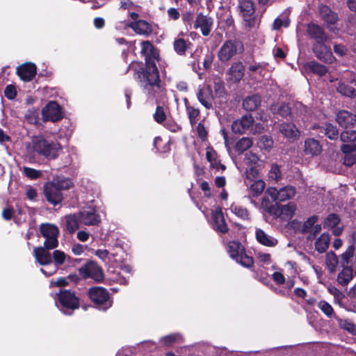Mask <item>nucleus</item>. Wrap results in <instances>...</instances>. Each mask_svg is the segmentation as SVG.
<instances>
[{
    "mask_svg": "<svg viewBox=\"0 0 356 356\" xmlns=\"http://www.w3.org/2000/svg\"><path fill=\"white\" fill-rule=\"evenodd\" d=\"M282 165L277 163H272L268 178H282Z\"/></svg>",
    "mask_w": 356,
    "mask_h": 356,
    "instance_id": "nucleus-56",
    "label": "nucleus"
},
{
    "mask_svg": "<svg viewBox=\"0 0 356 356\" xmlns=\"http://www.w3.org/2000/svg\"><path fill=\"white\" fill-rule=\"evenodd\" d=\"M42 235L46 238L44 245L47 250L56 248L58 245V236L59 231L56 225L42 224L40 226Z\"/></svg>",
    "mask_w": 356,
    "mask_h": 356,
    "instance_id": "nucleus-8",
    "label": "nucleus"
},
{
    "mask_svg": "<svg viewBox=\"0 0 356 356\" xmlns=\"http://www.w3.org/2000/svg\"><path fill=\"white\" fill-rule=\"evenodd\" d=\"M270 111L273 114H277L282 118H288L291 115V108L289 104L282 102L273 104L270 106Z\"/></svg>",
    "mask_w": 356,
    "mask_h": 356,
    "instance_id": "nucleus-35",
    "label": "nucleus"
},
{
    "mask_svg": "<svg viewBox=\"0 0 356 356\" xmlns=\"http://www.w3.org/2000/svg\"><path fill=\"white\" fill-rule=\"evenodd\" d=\"M336 121L346 129L356 127V115L346 110H341L337 113Z\"/></svg>",
    "mask_w": 356,
    "mask_h": 356,
    "instance_id": "nucleus-16",
    "label": "nucleus"
},
{
    "mask_svg": "<svg viewBox=\"0 0 356 356\" xmlns=\"http://www.w3.org/2000/svg\"><path fill=\"white\" fill-rule=\"evenodd\" d=\"M253 144L252 138L243 137L235 145V151L239 154L244 152L252 147Z\"/></svg>",
    "mask_w": 356,
    "mask_h": 356,
    "instance_id": "nucleus-46",
    "label": "nucleus"
},
{
    "mask_svg": "<svg viewBox=\"0 0 356 356\" xmlns=\"http://www.w3.org/2000/svg\"><path fill=\"white\" fill-rule=\"evenodd\" d=\"M307 33L310 39L314 40V43L327 42L329 39L323 28L313 22L307 24Z\"/></svg>",
    "mask_w": 356,
    "mask_h": 356,
    "instance_id": "nucleus-14",
    "label": "nucleus"
},
{
    "mask_svg": "<svg viewBox=\"0 0 356 356\" xmlns=\"http://www.w3.org/2000/svg\"><path fill=\"white\" fill-rule=\"evenodd\" d=\"M163 143V140L160 136L156 137L154 138V145L157 151L161 153L168 152L170 150V145L168 143H165L163 146L161 147Z\"/></svg>",
    "mask_w": 356,
    "mask_h": 356,
    "instance_id": "nucleus-55",
    "label": "nucleus"
},
{
    "mask_svg": "<svg viewBox=\"0 0 356 356\" xmlns=\"http://www.w3.org/2000/svg\"><path fill=\"white\" fill-rule=\"evenodd\" d=\"M321 133H323L330 140H337L339 137V130L332 124H325V127H321Z\"/></svg>",
    "mask_w": 356,
    "mask_h": 356,
    "instance_id": "nucleus-41",
    "label": "nucleus"
},
{
    "mask_svg": "<svg viewBox=\"0 0 356 356\" xmlns=\"http://www.w3.org/2000/svg\"><path fill=\"white\" fill-rule=\"evenodd\" d=\"M318 307L327 316H331L334 312L332 307L325 300L320 301Z\"/></svg>",
    "mask_w": 356,
    "mask_h": 356,
    "instance_id": "nucleus-59",
    "label": "nucleus"
},
{
    "mask_svg": "<svg viewBox=\"0 0 356 356\" xmlns=\"http://www.w3.org/2000/svg\"><path fill=\"white\" fill-rule=\"evenodd\" d=\"M305 67L311 72L318 75L319 76H325L328 72V68L325 65L321 64L316 60L307 62Z\"/></svg>",
    "mask_w": 356,
    "mask_h": 356,
    "instance_id": "nucleus-37",
    "label": "nucleus"
},
{
    "mask_svg": "<svg viewBox=\"0 0 356 356\" xmlns=\"http://www.w3.org/2000/svg\"><path fill=\"white\" fill-rule=\"evenodd\" d=\"M211 225L215 230L221 233L227 232V226L225 223L221 209L218 207L212 211Z\"/></svg>",
    "mask_w": 356,
    "mask_h": 356,
    "instance_id": "nucleus-21",
    "label": "nucleus"
},
{
    "mask_svg": "<svg viewBox=\"0 0 356 356\" xmlns=\"http://www.w3.org/2000/svg\"><path fill=\"white\" fill-rule=\"evenodd\" d=\"M240 12L245 21H249L255 12L254 4L252 1L243 0L239 2Z\"/></svg>",
    "mask_w": 356,
    "mask_h": 356,
    "instance_id": "nucleus-34",
    "label": "nucleus"
},
{
    "mask_svg": "<svg viewBox=\"0 0 356 356\" xmlns=\"http://www.w3.org/2000/svg\"><path fill=\"white\" fill-rule=\"evenodd\" d=\"M249 181L247 185L249 186L252 194L254 196L259 195L266 187L265 182L263 179H249Z\"/></svg>",
    "mask_w": 356,
    "mask_h": 356,
    "instance_id": "nucleus-39",
    "label": "nucleus"
},
{
    "mask_svg": "<svg viewBox=\"0 0 356 356\" xmlns=\"http://www.w3.org/2000/svg\"><path fill=\"white\" fill-rule=\"evenodd\" d=\"M259 170L254 165H250L246 169V178H257L259 177Z\"/></svg>",
    "mask_w": 356,
    "mask_h": 356,
    "instance_id": "nucleus-64",
    "label": "nucleus"
},
{
    "mask_svg": "<svg viewBox=\"0 0 356 356\" xmlns=\"http://www.w3.org/2000/svg\"><path fill=\"white\" fill-rule=\"evenodd\" d=\"M297 209L296 205L290 202L284 205H276L269 210V213L277 218H280L283 220L291 219Z\"/></svg>",
    "mask_w": 356,
    "mask_h": 356,
    "instance_id": "nucleus-12",
    "label": "nucleus"
},
{
    "mask_svg": "<svg viewBox=\"0 0 356 356\" xmlns=\"http://www.w3.org/2000/svg\"><path fill=\"white\" fill-rule=\"evenodd\" d=\"M353 268L348 266H343V269L337 276V282L342 286H346L353 278Z\"/></svg>",
    "mask_w": 356,
    "mask_h": 356,
    "instance_id": "nucleus-36",
    "label": "nucleus"
},
{
    "mask_svg": "<svg viewBox=\"0 0 356 356\" xmlns=\"http://www.w3.org/2000/svg\"><path fill=\"white\" fill-rule=\"evenodd\" d=\"M266 193L273 201L284 202L293 198L296 193V189L292 186H286L279 188L269 187L267 188Z\"/></svg>",
    "mask_w": 356,
    "mask_h": 356,
    "instance_id": "nucleus-11",
    "label": "nucleus"
},
{
    "mask_svg": "<svg viewBox=\"0 0 356 356\" xmlns=\"http://www.w3.org/2000/svg\"><path fill=\"white\" fill-rule=\"evenodd\" d=\"M205 119L202 120L197 125L196 131L197 137L202 141L204 142L208 138V131L204 126Z\"/></svg>",
    "mask_w": 356,
    "mask_h": 356,
    "instance_id": "nucleus-51",
    "label": "nucleus"
},
{
    "mask_svg": "<svg viewBox=\"0 0 356 356\" xmlns=\"http://www.w3.org/2000/svg\"><path fill=\"white\" fill-rule=\"evenodd\" d=\"M343 156V163L348 167L356 163V144L353 143H346L340 147Z\"/></svg>",
    "mask_w": 356,
    "mask_h": 356,
    "instance_id": "nucleus-18",
    "label": "nucleus"
},
{
    "mask_svg": "<svg viewBox=\"0 0 356 356\" xmlns=\"http://www.w3.org/2000/svg\"><path fill=\"white\" fill-rule=\"evenodd\" d=\"M72 186V179H54L44 185V195L48 202L54 205L59 204L62 199V190L69 189Z\"/></svg>",
    "mask_w": 356,
    "mask_h": 356,
    "instance_id": "nucleus-3",
    "label": "nucleus"
},
{
    "mask_svg": "<svg viewBox=\"0 0 356 356\" xmlns=\"http://www.w3.org/2000/svg\"><path fill=\"white\" fill-rule=\"evenodd\" d=\"M244 51L243 44L238 40H226L218 52V58L222 63H226L231 60L238 51L242 53Z\"/></svg>",
    "mask_w": 356,
    "mask_h": 356,
    "instance_id": "nucleus-5",
    "label": "nucleus"
},
{
    "mask_svg": "<svg viewBox=\"0 0 356 356\" xmlns=\"http://www.w3.org/2000/svg\"><path fill=\"white\" fill-rule=\"evenodd\" d=\"M22 175L27 178H40L42 177V172L29 167H23L22 169Z\"/></svg>",
    "mask_w": 356,
    "mask_h": 356,
    "instance_id": "nucleus-57",
    "label": "nucleus"
},
{
    "mask_svg": "<svg viewBox=\"0 0 356 356\" xmlns=\"http://www.w3.org/2000/svg\"><path fill=\"white\" fill-rule=\"evenodd\" d=\"M338 323L341 328L347 330L350 333L356 334V325L347 319H339Z\"/></svg>",
    "mask_w": 356,
    "mask_h": 356,
    "instance_id": "nucleus-53",
    "label": "nucleus"
},
{
    "mask_svg": "<svg viewBox=\"0 0 356 356\" xmlns=\"http://www.w3.org/2000/svg\"><path fill=\"white\" fill-rule=\"evenodd\" d=\"M319 15L321 19L329 25H334L339 19L338 14L330 7L322 4L319 6Z\"/></svg>",
    "mask_w": 356,
    "mask_h": 356,
    "instance_id": "nucleus-26",
    "label": "nucleus"
},
{
    "mask_svg": "<svg viewBox=\"0 0 356 356\" xmlns=\"http://www.w3.org/2000/svg\"><path fill=\"white\" fill-rule=\"evenodd\" d=\"M130 27L136 34L148 36L152 33V25L145 20L139 19L129 23Z\"/></svg>",
    "mask_w": 356,
    "mask_h": 356,
    "instance_id": "nucleus-24",
    "label": "nucleus"
},
{
    "mask_svg": "<svg viewBox=\"0 0 356 356\" xmlns=\"http://www.w3.org/2000/svg\"><path fill=\"white\" fill-rule=\"evenodd\" d=\"M80 274L84 278H91L96 282H101L104 279L102 269L95 262L87 263L79 269Z\"/></svg>",
    "mask_w": 356,
    "mask_h": 356,
    "instance_id": "nucleus-13",
    "label": "nucleus"
},
{
    "mask_svg": "<svg viewBox=\"0 0 356 356\" xmlns=\"http://www.w3.org/2000/svg\"><path fill=\"white\" fill-rule=\"evenodd\" d=\"M326 42L321 43H313L312 49L317 59L325 64H332L335 62L336 58L333 56L331 47L325 44Z\"/></svg>",
    "mask_w": 356,
    "mask_h": 356,
    "instance_id": "nucleus-10",
    "label": "nucleus"
},
{
    "mask_svg": "<svg viewBox=\"0 0 356 356\" xmlns=\"http://www.w3.org/2000/svg\"><path fill=\"white\" fill-rule=\"evenodd\" d=\"M161 99V98L158 99V104H156V108L153 115V118L158 124H163L167 120V114L164 106L159 104V99Z\"/></svg>",
    "mask_w": 356,
    "mask_h": 356,
    "instance_id": "nucleus-42",
    "label": "nucleus"
},
{
    "mask_svg": "<svg viewBox=\"0 0 356 356\" xmlns=\"http://www.w3.org/2000/svg\"><path fill=\"white\" fill-rule=\"evenodd\" d=\"M213 23V21L211 17L200 13L197 15L193 27L195 29H200L204 36H208L211 31Z\"/></svg>",
    "mask_w": 356,
    "mask_h": 356,
    "instance_id": "nucleus-15",
    "label": "nucleus"
},
{
    "mask_svg": "<svg viewBox=\"0 0 356 356\" xmlns=\"http://www.w3.org/2000/svg\"><path fill=\"white\" fill-rule=\"evenodd\" d=\"M333 50L334 53L339 56H343L346 55L348 52L347 47L342 44H335L333 47Z\"/></svg>",
    "mask_w": 356,
    "mask_h": 356,
    "instance_id": "nucleus-63",
    "label": "nucleus"
},
{
    "mask_svg": "<svg viewBox=\"0 0 356 356\" xmlns=\"http://www.w3.org/2000/svg\"><path fill=\"white\" fill-rule=\"evenodd\" d=\"M322 152V146L318 140L308 138L305 140L303 152L305 155L314 157L319 155Z\"/></svg>",
    "mask_w": 356,
    "mask_h": 356,
    "instance_id": "nucleus-23",
    "label": "nucleus"
},
{
    "mask_svg": "<svg viewBox=\"0 0 356 356\" xmlns=\"http://www.w3.org/2000/svg\"><path fill=\"white\" fill-rule=\"evenodd\" d=\"M56 305L65 314L71 315L79 306L78 298L74 293L67 290H60L57 294Z\"/></svg>",
    "mask_w": 356,
    "mask_h": 356,
    "instance_id": "nucleus-4",
    "label": "nucleus"
},
{
    "mask_svg": "<svg viewBox=\"0 0 356 356\" xmlns=\"http://www.w3.org/2000/svg\"><path fill=\"white\" fill-rule=\"evenodd\" d=\"M230 257L241 266L249 268L253 265V259L247 255L242 245L235 241H230L227 246Z\"/></svg>",
    "mask_w": 356,
    "mask_h": 356,
    "instance_id": "nucleus-6",
    "label": "nucleus"
},
{
    "mask_svg": "<svg viewBox=\"0 0 356 356\" xmlns=\"http://www.w3.org/2000/svg\"><path fill=\"white\" fill-rule=\"evenodd\" d=\"M280 131L288 139L296 140L299 137L300 131L293 123H282L280 125Z\"/></svg>",
    "mask_w": 356,
    "mask_h": 356,
    "instance_id": "nucleus-30",
    "label": "nucleus"
},
{
    "mask_svg": "<svg viewBox=\"0 0 356 356\" xmlns=\"http://www.w3.org/2000/svg\"><path fill=\"white\" fill-rule=\"evenodd\" d=\"M261 98L259 94L246 97L243 101V107L249 111H256L261 105Z\"/></svg>",
    "mask_w": 356,
    "mask_h": 356,
    "instance_id": "nucleus-32",
    "label": "nucleus"
},
{
    "mask_svg": "<svg viewBox=\"0 0 356 356\" xmlns=\"http://www.w3.org/2000/svg\"><path fill=\"white\" fill-rule=\"evenodd\" d=\"M141 54L145 56V63L134 61L128 67V70L134 72V79L149 99H155L166 95V88L162 84L159 69L156 64L159 54L157 49L149 40L141 42Z\"/></svg>",
    "mask_w": 356,
    "mask_h": 356,
    "instance_id": "nucleus-1",
    "label": "nucleus"
},
{
    "mask_svg": "<svg viewBox=\"0 0 356 356\" xmlns=\"http://www.w3.org/2000/svg\"><path fill=\"white\" fill-rule=\"evenodd\" d=\"M257 144L260 149L269 152L273 147L274 141L271 136L264 135L260 137Z\"/></svg>",
    "mask_w": 356,
    "mask_h": 356,
    "instance_id": "nucleus-48",
    "label": "nucleus"
},
{
    "mask_svg": "<svg viewBox=\"0 0 356 356\" xmlns=\"http://www.w3.org/2000/svg\"><path fill=\"white\" fill-rule=\"evenodd\" d=\"M340 140L343 143H356V131L355 130H345L340 134Z\"/></svg>",
    "mask_w": 356,
    "mask_h": 356,
    "instance_id": "nucleus-52",
    "label": "nucleus"
},
{
    "mask_svg": "<svg viewBox=\"0 0 356 356\" xmlns=\"http://www.w3.org/2000/svg\"><path fill=\"white\" fill-rule=\"evenodd\" d=\"M196 96L199 102L207 109L213 108V99L203 88H198Z\"/></svg>",
    "mask_w": 356,
    "mask_h": 356,
    "instance_id": "nucleus-38",
    "label": "nucleus"
},
{
    "mask_svg": "<svg viewBox=\"0 0 356 356\" xmlns=\"http://www.w3.org/2000/svg\"><path fill=\"white\" fill-rule=\"evenodd\" d=\"M227 74L229 81L233 83H239L245 74V66L241 61L234 62L228 69Z\"/></svg>",
    "mask_w": 356,
    "mask_h": 356,
    "instance_id": "nucleus-22",
    "label": "nucleus"
},
{
    "mask_svg": "<svg viewBox=\"0 0 356 356\" xmlns=\"http://www.w3.org/2000/svg\"><path fill=\"white\" fill-rule=\"evenodd\" d=\"M340 222V218L338 215L332 213L330 214L324 221V227L331 228L333 229L332 232L334 235L339 236L343 232V228L339 227L338 225Z\"/></svg>",
    "mask_w": 356,
    "mask_h": 356,
    "instance_id": "nucleus-31",
    "label": "nucleus"
},
{
    "mask_svg": "<svg viewBox=\"0 0 356 356\" xmlns=\"http://www.w3.org/2000/svg\"><path fill=\"white\" fill-rule=\"evenodd\" d=\"M4 95L8 99H14L17 96V90L13 85H8L4 90Z\"/></svg>",
    "mask_w": 356,
    "mask_h": 356,
    "instance_id": "nucleus-61",
    "label": "nucleus"
},
{
    "mask_svg": "<svg viewBox=\"0 0 356 356\" xmlns=\"http://www.w3.org/2000/svg\"><path fill=\"white\" fill-rule=\"evenodd\" d=\"M253 122L254 118L251 115H245L240 120L233 122L232 131L235 134H244L252 125Z\"/></svg>",
    "mask_w": 356,
    "mask_h": 356,
    "instance_id": "nucleus-20",
    "label": "nucleus"
},
{
    "mask_svg": "<svg viewBox=\"0 0 356 356\" xmlns=\"http://www.w3.org/2000/svg\"><path fill=\"white\" fill-rule=\"evenodd\" d=\"M65 222L66 229L70 234L74 233L80 225H82L79 220V213L65 216Z\"/></svg>",
    "mask_w": 356,
    "mask_h": 356,
    "instance_id": "nucleus-33",
    "label": "nucleus"
},
{
    "mask_svg": "<svg viewBox=\"0 0 356 356\" xmlns=\"http://www.w3.org/2000/svg\"><path fill=\"white\" fill-rule=\"evenodd\" d=\"M79 220L83 225L94 226L101 222L100 216L92 208L79 212Z\"/></svg>",
    "mask_w": 356,
    "mask_h": 356,
    "instance_id": "nucleus-17",
    "label": "nucleus"
},
{
    "mask_svg": "<svg viewBox=\"0 0 356 356\" xmlns=\"http://www.w3.org/2000/svg\"><path fill=\"white\" fill-rule=\"evenodd\" d=\"M54 261L56 266L63 265L70 257L61 250H55L53 252Z\"/></svg>",
    "mask_w": 356,
    "mask_h": 356,
    "instance_id": "nucleus-54",
    "label": "nucleus"
},
{
    "mask_svg": "<svg viewBox=\"0 0 356 356\" xmlns=\"http://www.w3.org/2000/svg\"><path fill=\"white\" fill-rule=\"evenodd\" d=\"M255 237L261 245L268 248H273L278 243V241L276 238L259 228H257L255 230Z\"/></svg>",
    "mask_w": 356,
    "mask_h": 356,
    "instance_id": "nucleus-25",
    "label": "nucleus"
},
{
    "mask_svg": "<svg viewBox=\"0 0 356 356\" xmlns=\"http://www.w3.org/2000/svg\"><path fill=\"white\" fill-rule=\"evenodd\" d=\"M182 341V336L179 334H171L160 339L161 343L165 346H172Z\"/></svg>",
    "mask_w": 356,
    "mask_h": 356,
    "instance_id": "nucleus-47",
    "label": "nucleus"
},
{
    "mask_svg": "<svg viewBox=\"0 0 356 356\" xmlns=\"http://www.w3.org/2000/svg\"><path fill=\"white\" fill-rule=\"evenodd\" d=\"M355 245H350L346 250L341 255V258L342 260V266H347L349 263V260L351 257H353L355 252Z\"/></svg>",
    "mask_w": 356,
    "mask_h": 356,
    "instance_id": "nucleus-58",
    "label": "nucleus"
},
{
    "mask_svg": "<svg viewBox=\"0 0 356 356\" xmlns=\"http://www.w3.org/2000/svg\"><path fill=\"white\" fill-rule=\"evenodd\" d=\"M182 20L187 29H192L193 15L191 12H186L182 15Z\"/></svg>",
    "mask_w": 356,
    "mask_h": 356,
    "instance_id": "nucleus-62",
    "label": "nucleus"
},
{
    "mask_svg": "<svg viewBox=\"0 0 356 356\" xmlns=\"http://www.w3.org/2000/svg\"><path fill=\"white\" fill-rule=\"evenodd\" d=\"M330 236L329 234H322L315 242L316 250L320 252H325L329 247Z\"/></svg>",
    "mask_w": 356,
    "mask_h": 356,
    "instance_id": "nucleus-40",
    "label": "nucleus"
},
{
    "mask_svg": "<svg viewBox=\"0 0 356 356\" xmlns=\"http://www.w3.org/2000/svg\"><path fill=\"white\" fill-rule=\"evenodd\" d=\"M231 211L237 217L242 220H248L249 218V213L248 210L236 204H232L230 207Z\"/></svg>",
    "mask_w": 356,
    "mask_h": 356,
    "instance_id": "nucleus-50",
    "label": "nucleus"
},
{
    "mask_svg": "<svg viewBox=\"0 0 356 356\" xmlns=\"http://www.w3.org/2000/svg\"><path fill=\"white\" fill-rule=\"evenodd\" d=\"M16 72L24 81H30L37 73V67L33 63H25L17 67Z\"/></svg>",
    "mask_w": 356,
    "mask_h": 356,
    "instance_id": "nucleus-19",
    "label": "nucleus"
},
{
    "mask_svg": "<svg viewBox=\"0 0 356 356\" xmlns=\"http://www.w3.org/2000/svg\"><path fill=\"white\" fill-rule=\"evenodd\" d=\"M44 248H36L33 250V254L36 261L42 266L50 265L52 263V257L49 251Z\"/></svg>",
    "mask_w": 356,
    "mask_h": 356,
    "instance_id": "nucleus-29",
    "label": "nucleus"
},
{
    "mask_svg": "<svg viewBox=\"0 0 356 356\" xmlns=\"http://www.w3.org/2000/svg\"><path fill=\"white\" fill-rule=\"evenodd\" d=\"M186 113L191 126L193 127L197 123L199 117L200 116V110L194 106H188L187 109L186 110Z\"/></svg>",
    "mask_w": 356,
    "mask_h": 356,
    "instance_id": "nucleus-44",
    "label": "nucleus"
},
{
    "mask_svg": "<svg viewBox=\"0 0 356 356\" xmlns=\"http://www.w3.org/2000/svg\"><path fill=\"white\" fill-rule=\"evenodd\" d=\"M95 255L105 262L110 261L111 257H115L114 254H110L106 250H97L95 252Z\"/></svg>",
    "mask_w": 356,
    "mask_h": 356,
    "instance_id": "nucleus-60",
    "label": "nucleus"
},
{
    "mask_svg": "<svg viewBox=\"0 0 356 356\" xmlns=\"http://www.w3.org/2000/svg\"><path fill=\"white\" fill-rule=\"evenodd\" d=\"M42 118L44 122H56L64 118L62 107L55 101L48 102L42 110Z\"/></svg>",
    "mask_w": 356,
    "mask_h": 356,
    "instance_id": "nucleus-9",
    "label": "nucleus"
},
{
    "mask_svg": "<svg viewBox=\"0 0 356 356\" xmlns=\"http://www.w3.org/2000/svg\"><path fill=\"white\" fill-rule=\"evenodd\" d=\"M339 259L336 254L329 252L325 255V264L330 273H334L337 270Z\"/></svg>",
    "mask_w": 356,
    "mask_h": 356,
    "instance_id": "nucleus-43",
    "label": "nucleus"
},
{
    "mask_svg": "<svg viewBox=\"0 0 356 356\" xmlns=\"http://www.w3.org/2000/svg\"><path fill=\"white\" fill-rule=\"evenodd\" d=\"M25 120L26 121L31 124L39 125L40 122V117L39 112L37 109L31 108L29 109L25 114Z\"/></svg>",
    "mask_w": 356,
    "mask_h": 356,
    "instance_id": "nucleus-49",
    "label": "nucleus"
},
{
    "mask_svg": "<svg viewBox=\"0 0 356 356\" xmlns=\"http://www.w3.org/2000/svg\"><path fill=\"white\" fill-rule=\"evenodd\" d=\"M33 149L47 159H55L58 156L61 146L57 142L47 140L43 136H37L33 139Z\"/></svg>",
    "mask_w": 356,
    "mask_h": 356,
    "instance_id": "nucleus-2",
    "label": "nucleus"
},
{
    "mask_svg": "<svg viewBox=\"0 0 356 356\" xmlns=\"http://www.w3.org/2000/svg\"><path fill=\"white\" fill-rule=\"evenodd\" d=\"M193 47V43L188 39H184L181 38H175L173 42V49L177 54L179 56H186V51L191 49Z\"/></svg>",
    "mask_w": 356,
    "mask_h": 356,
    "instance_id": "nucleus-28",
    "label": "nucleus"
},
{
    "mask_svg": "<svg viewBox=\"0 0 356 356\" xmlns=\"http://www.w3.org/2000/svg\"><path fill=\"white\" fill-rule=\"evenodd\" d=\"M88 295L91 300L99 309L106 310L112 305V300L109 293L102 287L95 286L91 288L88 291Z\"/></svg>",
    "mask_w": 356,
    "mask_h": 356,
    "instance_id": "nucleus-7",
    "label": "nucleus"
},
{
    "mask_svg": "<svg viewBox=\"0 0 356 356\" xmlns=\"http://www.w3.org/2000/svg\"><path fill=\"white\" fill-rule=\"evenodd\" d=\"M337 91L343 96L351 98L356 97V90L353 86L345 82L339 83Z\"/></svg>",
    "mask_w": 356,
    "mask_h": 356,
    "instance_id": "nucleus-45",
    "label": "nucleus"
},
{
    "mask_svg": "<svg viewBox=\"0 0 356 356\" xmlns=\"http://www.w3.org/2000/svg\"><path fill=\"white\" fill-rule=\"evenodd\" d=\"M206 159L210 163V167L217 170H225L226 167L224 164L221 163L218 159V155L216 151L212 147L207 148Z\"/></svg>",
    "mask_w": 356,
    "mask_h": 356,
    "instance_id": "nucleus-27",
    "label": "nucleus"
}]
</instances>
